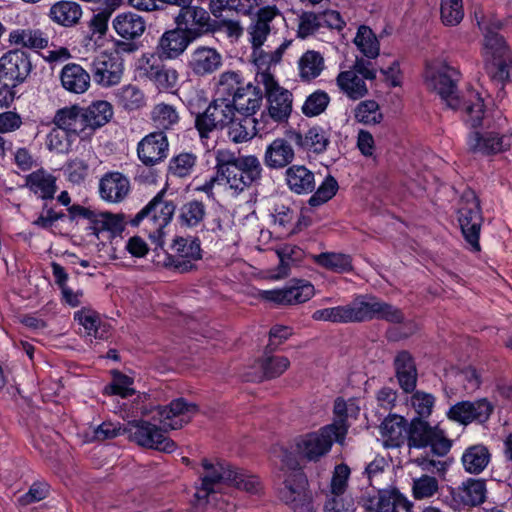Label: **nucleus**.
Instances as JSON below:
<instances>
[{
  "label": "nucleus",
  "instance_id": "obj_1",
  "mask_svg": "<svg viewBox=\"0 0 512 512\" xmlns=\"http://www.w3.org/2000/svg\"><path fill=\"white\" fill-rule=\"evenodd\" d=\"M205 473L200 478V484L196 486V492L192 501L193 507L199 512H205V507L211 499L221 491L223 485H232L248 493H258L261 483L257 476L247 474L241 469L232 467L224 461L210 462L202 460Z\"/></svg>",
  "mask_w": 512,
  "mask_h": 512
},
{
  "label": "nucleus",
  "instance_id": "obj_2",
  "mask_svg": "<svg viewBox=\"0 0 512 512\" xmlns=\"http://www.w3.org/2000/svg\"><path fill=\"white\" fill-rule=\"evenodd\" d=\"M312 319L333 323H360L373 319L401 323L404 320V314L399 308L380 301L372 295H359L347 305L314 311Z\"/></svg>",
  "mask_w": 512,
  "mask_h": 512
},
{
  "label": "nucleus",
  "instance_id": "obj_3",
  "mask_svg": "<svg viewBox=\"0 0 512 512\" xmlns=\"http://www.w3.org/2000/svg\"><path fill=\"white\" fill-rule=\"evenodd\" d=\"M215 170L222 176V185L232 196L260 182L263 168L255 155H236L229 150H218L215 155Z\"/></svg>",
  "mask_w": 512,
  "mask_h": 512
},
{
  "label": "nucleus",
  "instance_id": "obj_4",
  "mask_svg": "<svg viewBox=\"0 0 512 512\" xmlns=\"http://www.w3.org/2000/svg\"><path fill=\"white\" fill-rule=\"evenodd\" d=\"M282 464L289 470L277 490L279 500L292 512H316L308 478L291 453L283 452Z\"/></svg>",
  "mask_w": 512,
  "mask_h": 512
},
{
  "label": "nucleus",
  "instance_id": "obj_5",
  "mask_svg": "<svg viewBox=\"0 0 512 512\" xmlns=\"http://www.w3.org/2000/svg\"><path fill=\"white\" fill-rule=\"evenodd\" d=\"M216 98L232 105L241 114H255L260 108L263 93L258 86L245 82L238 71H225L219 75Z\"/></svg>",
  "mask_w": 512,
  "mask_h": 512
},
{
  "label": "nucleus",
  "instance_id": "obj_6",
  "mask_svg": "<svg viewBox=\"0 0 512 512\" xmlns=\"http://www.w3.org/2000/svg\"><path fill=\"white\" fill-rule=\"evenodd\" d=\"M175 209L174 202L166 199V190L162 189L131 219L130 224L139 226L145 222L151 241L156 246H162L164 229L171 222Z\"/></svg>",
  "mask_w": 512,
  "mask_h": 512
},
{
  "label": "nucleus",
  "instance_id": "obj_7",
  "mask_svg": "<svg viewBox=\"0 0 512 512\" xmlns=\"http://www.w3.org/2000/svg\"><path fill=\"white\" fill-rule=\"evenodd\" d=\"M460 72L443 59H434L426 63L424 81L426 86L435 91L451 109H458L461 100L457 93Z\"/></svg>",
  "mask_w": 512,
  "mask_h": 512
},
{
  "label": "nucleus",
  "instance_id": "obj_8",
  "mask_svg": "<svg viewBox=\"0 0 512 512\" xmlns=\"http://www.w3.org/2000/svg\"><path fill=\"white\" fill-rule=\"evenodd\" d=\"M408 447L428 450L432 456L443 457L450 451L452 442L438 425L431 426L423 419L413 418L409 424Z\"/></svg>",
  "mask_w": 512,
  "mask_h": 512
},
{
  "label": "nucleus",
  "instance_id": "obj_9",
  "mask_svg": "<svg viewBox=\"0 0 512 512\" xmlns=\"http://www.w3.org/2000/svg\"><path fill=\"white\" fill-rule=\"evenodd\" d=\"M345 428L336 424H328L319 430L302 436L297 442L299 454L308 461H317L328 454L334 442L343 443Z\"/></svg>",
  "mask_w": 512,
  "mask_h": 512
},
{
  "label": "nucleus",
  "instance_id": "obj_10",
  "mask_svg": "<svg viewBox=\"0 0 512 512\" xmlns=\"http://www.w3.org/2000/svg\"><path fill=\"white\" fill-rule=\"evenodd\" d=\"M486 492L484 480L468 478L456 487L447 486L446 493L441 494L440 500L445 506L458 512L469 510L484 503Z\"/></svg>",
  "mask_w": 512,
  "mask_h": 512
},
{
  "label": "nucleus",
  "instance_id": "obj_11",
  "mask_svg": "<svg viewBox=\"0 0 512 512\" xmlns=\"http://www.w3.org/2000/svg\"><path fill=\"white\" fill-rule=\"evenodd\" d=\"M126 431L131 441L139 446L172 453L176 443L165 435L166 430L146 420H133L126 425Z\"/></svg>",
  "mask_w": 512,
  "mask_h": 512
},
{
  "label": "nucleus",
  "instance_id": "obj_12",
  "mask_svg": "<svg viewBox=\"0 0 512 512\" xmlns=\"http://www.w3.org/2000/svg\"><path fill=\"white\" fill-rule=\"evenodd\" d=\"M163 60L156 54L144 53L137 60L136 68L139 76L151 81L159 91L169 92L177 86L179 74Z\"/></svg>",
  "mask_w": 512,
  "mask_h": 512
},
{
  "label": "nucleus",
  "instance_id": "obj_13",
  "mask_svg": "<svg viewBox=\"0 0 512 512\" xmlns=\"http://www.w3.org/2000/svg\"><path fill=\"white\" fill-rule=\"evenodd\" d=\"M236 111L232 105L215 97L203 112H195V128L201 140L208 139L215 130L226 127L234 118Z\"/></svg>",
  "mask_w": 512,
  "mask_h": 512
},
{
  "label": "nucleus",
  "instance_id": "obj_14",
  "mask_svg": "<svg viewBox=\"0 0 512 512\" xmlns=\"http://www.w3.org/2000/svg\"><path fill=\"white\" fill-rule=\"evenodd\" d=\"M458 221L466 242L472 250L479 251L483 217L479 200L474 193H468L462 197V204L458 210Z\"/></svg>",
  "mask_w": 512,
  "mask_h": 512
},
{
  "label": "nucleus",
  "instance_id": "obj_15",
  "mask_svg": "<svg viewBox=\"0 0 512 512\" xmlns=\"http://www.w3.org/2000/svg\"><path fill=\"white\" fill-rule=\"evenodd\" d=\"M359 504L372 512H410L413 508V503L397 489L378 490L377 495L367 491L359 498Z\"/></svg>",
  "mask_w": 512,
  "mask_h": 512
},
{
  "label": "nucleus",
  "instance_id": "obj_16",
  "mask_svg": "<svg viewBox=\"0 0 512 512\" xmlns=\"http://www.w3.org/2000/svg\"><path fill=\"white\" fill-rule=\"evenodd\" d=\"M197 411L196 404L188 402L184 398H177L168 405L157 406L153 419L158 421L164 430H175L189 423Z\"/></svg>",
  "mask_w": 512,
  "mask_h": 512
},
{
  "label": "nucleus",
  "instance_id": "obj_17",
  "mask_svg": "<svg viewBox=\"0 0 512 512\" xmlns=\"http://www.w3.org/2000/svg\"><path fill=\"white\" fill-rule=\"evenodd\" d=\"M94 82L104 88L118 85L123 77L124 62L118 53H101L91 62Z\"/></svg>",
  "mask_w": 512,
  "mask_h": 512
},
{
  "label": "nucleus",
  "instance_id": "obj_18",
  "mask_svg": "<svg viewBox=\"0 0 512 512\" xmlns=\"http://www.w3.org/2000/svg\"><path fill=\"white\" fill-rule=\"evenodd\" d=\"M32 69L29 55L22 50H10L0 58V81L12 87L23 83Z\"/></svg>",
  "mask_w": 512,
  "mask_h": 512
},
{
  "label": "nucleus",
  "instance_id": "obj_19",
  "mask_svg": "<svg viewBox=\"0 0 512 512\" xmlns=\"http://www.w3.org/2000/svg\"><path fill=\"white\" fill-rule=\"evenodd\" d=\"M314 293V286L310 282L295 279L281 289L264 290L261 296L278 305H295L310 300Z\"/></svg>",
  "mask_w": 512,
  "mask_h": 512
},
{
  "label": "nucleus",
  "instance_id": "obj_20",
  "mask_svg": "<svg viewBox=\"0 0 512 512\" xmlns=\"http://www.w3.org/2000/svg\"><path fill=\"white\" fill-rule=\"evenodd\" d=\"M493 410V404L486 398H481L454 404L447 412V416L450 420L463 425L473 422L484 424L489 420Z\"/></svg>",
  "mask_w": 512,
  "mask_h": 512
},
{
  "label": "nucleus",
  "instance_id": "obj_21",
  "mask_svg": "<svg viewBox=\"0 0 512 512\" xmlns=\"http://www.w3.org/2000/svg\"><path fill=\"white\" fill-rule=\"evenodd\" d=\"M173 254L169 257L170 265L178 272L185 273L195 268L201 259L202 250L197 238H177L172 245Z\"/></svg>",
  "mask_w": 512,
  "mask_h": 512
},
{
  "label": "nucleus",
  "instance_id": "obj_22",
  "mask_svg": "<svg viewBox=\"0 0 512 512\" xmlns=\"http://www.w3.org/2000/svg\"><path fill=\"white\" fill-rule=\"evenodd\" d=\"M169 152V142L164 131H155L146 135L137 145V155L145 166H154L163 162Z\"/></svg>",
  "mask_w": 512,
  "mask_h": 512
},
{
  "label": "nucleus",
  "instance_id": "obj_23",
  "mask_svg": "<svg viewBox=\"0 0 512 512\" xmlns=\"http://www.w3.org/2000/svg\"><path fill=\"white\" fill-rule=\"evenodd\" d=\"M210 20L209 13L205 9L191 5L182 8L175 18L177 27L192 40L210 30Z\"/></svg>",
  "mask_w": 512,
  "mask_h": 512
},
{
  "label": "nucleus",
  "instance_id": "obj_24",
  "mask_svg": "<svg viewBox=\"0 0 512 512\" xmlns=\"http://www.w3.org/2000/svg\"><path fill=\"white\" fill-rule=\"evenodd\" d=\"M267 113L261 114V122L265 127H274L287 121L292 111V94L286 89H276L267 95Z\"/></svg>",
  "mask_w": 512,
  "mask_h": 512
},
{
  "label": "nucleus",
  "instance_id": "obj_25",
  "mask_svg": "<svg viewBox=\"0 0 512 512\" xmlns=\"http://www.w3.org/2000/svg\"><path fill=\"white\" fill-rule=\"evenodd\" d=\"M130 190L129 178L119 171H109L99 180V196L106 203H121L128 196Z\"/></svg>",
  "mask_w": 512,
  "mask_h": 512
},
{
  "label": "nucleus",
  "instance_id": "obj_26",
  "mask_svg": "<svg viewBox=\"0 0 512 512\" xmlns=\"http://www.w3.org/2000/svg\"><path fill=\"white\" fill-rule=\"evenodd\" d=\"M280 15L279 9L273 6L261 7L247 27L248 41L251 48H261L271 32V22Z\"/></svg>",
  "mask_w": 512,
  "mask_h": 512
},
{
  "label": "nucleus",
  "instance_id": "obj_27",
  "mask_svg": "<svg viewBox=\"0 0 512 512\" xmlns=\"http://www.w3.org/2000/svg\"><path fill=\"white\" fill-rule=\"evenodd\" d=\"M469 151L482 155H494L510 148L509 138L496 132L480 133L473 131L468 134Z\"/></svg>",
  "mask_w": 512,
  "mask_h": 512
},
{
  "label": "nucleus",
  "instance_id": "obj_28",
  "mask_svg": "<svg viewBox=\"0 0 512 512\" xmlns=\"http://www.w3.org/2000/svg\"><path fill=\"white\" fill-rule=\"evenodd\" d=\"M223 64L220 52L212 47L199 46L195 48L188 59V68L200 77L208 76L216 72Z\"/></svg>",
  "mask_w": 512,
  "mask_h": 512
},
{
  "label": "nucleus",
  "instance_id": "obj_29",
  "mask_svg": "<svg viewBox=\"0 0 512 512\" xmlns=\"http://www.w3.org/2000/svg\"><path fill=\"white\" fill-rule=\"evenodd\" d=\"M191 41L192 39L177 27L162 34L154 54L162 59H176L187 49Z\"/></svg>",
  "mask_w": 512,
  "mask_h": 512
},
{
  "label": "nucleus",
  "instance_id": "obj_30",
  "mask_svg": "<svg viewBox=\"0 0 512 512\" xmlns=\"http://www.w3.org/2000/svg\"><path fill=\"white\" fill-rule=\"evenodd\" d=\"M253 114H243V117L234 120L227 125L228 137L234 143H244L251 140L257 133H267L272 127H265L261 120L252 118Z\"/></svg>",
  "mask_w": 512,
  "mask_h": 512
},
{
  "label": "nucleus",
  "instance_id": "obj_31",
  "mask_svg": "<svg viewBox=\"0 0 512 512\" xmlns=\"http://www.w3.org/2000/svg\"><path fill=\"white\" fill-rule=\"evenodd\" d=\"M54 124L70 137H77L86 133V123L83 114V108L73 105L59 109L54 117Z\"/></svg>",
  "mask_w": 512,
  "mask_h": 512
},
{
  "label": "nucleus",
  "instance_id": "obj_32",
  "mask_svg": "<svg viewBox=\"0 0 512 512\" xmlns=\"http://www.w3.org/2000/svg\"><path fill=\"white\" fill-rule=\"evenodd\" d=\"M409 426L407 420L399 415H390L380 426L383 444L387 448H398L408 441Z\"/></svg>",
  "mask_w": 512,
  "mask_h": 512
},
{
  "label": "nucleus",
  "instance_id": "obj_33",
  "mask_svg": "<svg viewBox=\"0 0 512 512\" xmlns=\"http://www.w3.org/2000/svg\"><path fill=\"white\" fill-rule=\"evenodd\" d=\"M57 178L43 168L25 176V187L42 200H51L57 191Z\"/></svg>",
  "mask_w": 512,
  "mask_h": 512
},
{
  "label": "nucleus",
  "instance_id": "obj_34",
  "mask_svg": "<svg viewBox=\"0 0 512 512\" xmlns=\"http://www.w3.org/2000/svg\"><path fill=\"white\" fill-rule=\"evenodd\" d=\"M396 378L401 389L411 393L417 385L418 373L414 358L408 351H400L394 359Z\"/></svg>",
  "mask_w": 512,
  "mask_h": 512
},
{
  "label": "nucleus",
  "instance_id": "obj_35",
  "mask_svg": "<svg viewBox=\"0 0 512 512\" xmlns=\"http://www.w3.org/2000/svg\"><path fill=\"white\" fill-rule=\"evenodd\" d=\"M112 27L116 34L125 40L140 38L146 30L144 18L133 12H124L116 15L112 20Z\"/></svg>",
  "mask_w": 512,
  "mask_h": 512
},
{
  "label": "nucleus",
  "instance_id": "obj_36",
  "mask_svg": "<svg viewBox=\"0 0 512 512\" xmlns=\"http://www.w3.org/2000/svg\"><path fill=\"white\" fill-rule=\"evenodd\" d=\"M294 157L291 144L284 138H277L266 147L264 163L270 169H282L292 163Z\"/></svg>",
  "mask_w": 512,
  "mask_h": 512
},
{
  "label": "nucleus",
  "instance_id": "obj_37",
  "mask_svg": "<svg viewBox=\"0 0 512 512\" xmlns=\"http://www.w3.org/2000/svg\"><path fill=\"white\" fill-rule=\"evenodd\" d=\"M124 228L123 216L110 212H92L88 226L86 228L89 235L99 238L100 234L109 232L111 234L120 233Z\"/></svg>",
  "mask_w": 512,
  "mask_h": 512
},
{
  "label": "nucleus",
  "instance_id": "obj_38",
  "mask_svg": "<svg viewBox=\"0 0 512 512\" xmlns=\"http://www.w3.org/2000/svg\"><path fill=\"white\" fill-rule=\"evenodd\" d=\"M63 88L71 93L82 94L90 87V74L79 64L68 63L60 73Z\"/></svg>",
  "mask_w": 512,
  "mask_h": 512
},
{
  "label": "nucleus",
  "instance_id": "obj_39",
  "mask_svg": "<svg viewBox=\"0 0 512 512\" xmlns=\"http://www.w3.org/2000/svg\"><path fill=\"white\" fill-rule=\"evenodd\" d=\"M288 188L296 194H309L315 190V175L304 165H292L285 171Z\"/></svg>",
  "mask_w": 512,
  "mask_h": 512
},
{
  "label": "nucleus",
  "instance_id": "obj_40",
  "mask_svg": "<svg viewBox=\"0 0 512 512\" xmlns=\"http://www.w3.org/2000/svg\"><path fill=\"white\" fill-rule=\"evenodd\" d=\"M335 84L339 92L352 101L364 98L369 92L363 77L355 71H341L335 78Z\"/></svg>",
  "mask_w": 512,
  "mask_h": 512
},
{
  "label": "nucleus",
  "instance_id": "obj_41",
  "mask_svg": "<svg viewBox=\"0 0 512 512\" xmlns=\"http://www.w3.org/2000/svg\"><path fill=\"white\" fill-rule=\"evenodd\" d=\"M290 138L300 148L314 153L324 152L330 143L328 133L320 126L311 127L304 135L292 132Z\"/></svg>",
  "mask_w": 512,
  "mask_h": 512
},
{
  "label": "nucleus",
  "instance_id": "obj_42",
  "mask_svg": "<svg viewBox=\"0 0 512 512\" xmlns=\"http://www.w3.org/2000/svg\"><path fill=\"white\" fill-rule=\"evenodd\" d=\"M206 215V204L201 200L192 199L181 205L177 221L181 228L197 229L203 225Z\"/></svg>",
  "mask_w": 512,
  "mask_h": 512
},
{
  "label": "nucleus",
  "instance_id": "obj_43",
  "mask_svg": "<svg viewBox=\"0 0 512 512\" xmlns=\"http://www.w3.org/2000/svg\"><path fill=\"white\" fill-rule=\"evenodd\" d=\"M82 16L81 6L73 1H59L49 10L51 20L61 26L71 27L78 23Z\"/></svg>",
  "mask_w": 512,
  "mask_h": 512
},
{
  "label": "nucleus",
  "instance_id": "obj_44",
  "mask_svg": "<svg viewBox=\"0 0 512 512\" xmlns=\"http://www.w3.org/2000/svg\"><path fill=\"white\" fill-rule=\"evenodd\" d=\"M490 457L488 448L482 444H477L465 449L461 461L466 472L479 474L488 466Z\"/></svg>",
  "mask_w": 512,
  "mask_h": 512
},
{
  "label": "nucleus",
  "instance_id": "obj_45",
  "mask_svg": "<svg viewBox=\"0 0 512 512\" xmlns=\"http://www.w3.org/2000/svg\"><path fill=\"white\" fill-rule=\"evenodd\" d=\"M87 130L95 129L105 125L113 116L112 105L104 100L92 102L87 108H83Z\"/></svg>",
  "mask_w": 512,
  "mask_h": 512
},
{
  "label": "nucleus",
  "instance_id": "obj_46",
  "mask_svg": "<svg viewBox=\"0 0 512 512\" xmlns=\"http://www.w3.org/2000/svg\"><path fill=\"white\" fill-rule=\"evenodd\" d=\"M12 45L29 49H43L48 45V37L39 29H14L9 34Z\"/></svg>",
  "mask_w": 512,
  "mask_h": 512
},
{
  "label": "nucleus",
  "instance_id": "obj_47",
  "mask_svg": "<svg viewBox=\"0 0 512 512\" xmlns=\"http://www.w3.org/2000/svg\"><path fill=\"white\" fill-rule=\"evenodd\" d=\"M312 261L318 266L335 273H346L353 269L350 255L336 252H322L311 255Z\"/></svg>",
  "mask_w": 512,
  "mask_h": 512
},
{
  "label": "nucleus",
  "instance_id": "obj_48",
  "mask_svg": "<svg viewBox=\"0 0 512 512\" xmlns=\"http://www.w3.org/2000/svg\"><path fill=\"white\" fill-rule=\"evenodd\" d=\"M324 58L321 53L308 50L298 60L299 77L303 81L317 78L324 70Z\"/></svg>",
  "mask_w": 512,
  "mask_h": 512
},
{
  "label": "nucleus",
  "instance_id": "obj_49",
  "mask_svg": "<svg viewBox=\"0 0 512 512\" xmlns=\"http://www.w3.org/2000/svg\"><path fill=\"white\" fill-rule=\"evenodd\" d=\"M116 103L127 111H134L145 105V95L135 85H124L114 93Z\"/></svg>",
  "mask_w": 512,
  "mask_h": 512
},
{
  "label": "nucleus",
  "instance_id": "obj_50",
  "mask_svg": "<svg viewBox=\"0 0 512 512\" xmlns=\"http://www.w3.org/2000/svg\"><path fill=\"white\" fill-rule=\"evenodd\" d=\"M354 44L358 50L369 59H375L379 56V40L373 30L366 25H360L358 27Z\"/></svg>",
  "mask_w": 512,
  "mask_h": 512
},
{
  "label": "nucleus",
  "instance_id": "obj_51",
  "mask_svg": "<svg viewBox=\"0 0 512 512\" xmlns=\"http://www.w3.org/2000/svg\"><path fill=\"white\" fill-rule=\"evenodd\" d=\"M151 119L163 131L173 129L179 123L180 116L175 106L161 102L151 110Z\"/></svg>",
  "mask_w": 512,
  "mask_h": 512
},
{
  "label": "nucleus",
  "instance_id": "obj_52",
  "mask_svg": "<svg viewBox=\"0 0 512 512\" xmlns=\"http://www.w3.org/2000/svg\"><path fill=\"white\" fill-rule=\"evenodd\" d=\"M274 350L265 349L264 356L260 361V367L265 379L280 377L290 367V360L286 356L270 354Z\"/></svg>",
  "mask_w": 512,
  "mask_h": 512
},
{
  "label": "nucleus",
  "instance_id": "obj_53",
  "mask_svg": "<svg viewBox=\"0 0 512 512\" xmlns=\"http://www.w3.org/2000/svg\"><path fill=\"white\" fill-rule=\"evenodd\" d=\"M464 121L472 128L482 124L485 114V105L483 99L478 93L471 92L469 98L463 103Z\"/></svg>",
  "mask_w": 512,
  "mask_h": 512
},
{
  "label": "nucleus",
  "instance_id": "obj_54",
  "mask_svg": "<svg viewBox=\"0 0 512 512\" xmlns=\"http://www.w3.org/2000/svg\"><path fill=\"white\" fill-rule=\"evenodd\" d=\"M277 256L280 260L277 268V278L288 275L290 264L300 262L304 257V251L293 244H284L277 248Z\"/></svg>",
  "mask_w": 512,
  "mask_h": 512
},
{
  "label": "nucleus",
  "instance_id": "obj_55",
  "mask_svg": "<svg viewBox=\"0 0 512 512\" xmlns=\"http://www.w3.org/2000/svg\"><path fill=\"white\" fill-rule=\"evenodd\" d=\"M197 163V156L191 152H181L169 160L168 172L174 177L186 178L191 175Z\"/></svg>",
  "mask_w": 512,
  "mask_h": 512
},
{
  "label": "nucleus",
  "instance_id": "obj_56",
  "mask_svg": "<svg viewBox=\"0 0 512 512\" xmlns=\"http://www.w3.org/2000/svg\"><path fill=\"white\" fill-rule=\"evenodd\" d=\"M439 490L436 477L423 474L412 479L411 493L415 500H425L434 497Z\"/></svg>",
  "mask_w": 512,
  "mask_h": 512
},
{
  "label": "nucleus",
  "instance_id": "obj_57",
  "mask_svg": "<svg viewBox=\"0 0 512 512\" xmlns=\"http://www.w3.org/2000/svg\"><path fill=\"white\" fill-rule=\"evenodd\" d=\"M350 474L351 470L347 464L340 463L336 465L326 495H349L347 490Z\"/></svg>",
  "mask_w": 512,
  "mask_h": 512
},
{
  "label": "nucleus",
  "instance_id": "obj_58",
  "mask_svg": "<svg viewBox=\"0 0 512 512\" xmlns=\"http://www.w3.org/2000/svg\"><path fill=\"white\" fill-rule=\"evenodd\" d=\"M330 100V96L326 91L321 89L315 90L304 101L302 113L307 117H316L327 109Z\"/></svg>",
  "mask_w": 512,
  "mask_h": 512
},
{
  "label": "nucleus",
  "instance_id": "obj_59",
  "mask_svg": "<svg viewBox=\"0 0 512 512\" xmlns=\"http://www.w3.org/2000/svg\"><path fill=\"white\" fill-rule=\"evenodd\" d=\"M133 383V378L119 371H113L112 381L109 385L105 386L104 392L107 395H118L122 398H127L135 393Z\"/></svg>",
  "mask_w": 512,
  "mask_h": 512
},
{
  "label": "nucleus",
  "instance_id": "obj_60",
  "mask_svg": "<svg viewBox=\"0 0 512 512\" xmlns=\"http://www.w3.org/2000/svg\"><path fill=\"white\" fill-rule=\"evenodd\" d=\"M338 189L339 185L337 180L333 176L327 175L309 198V205L316 207L328 202L336 195Z\"/></svg>",
  "mask_w": 512,
  "mask_h": 512
},
{
  "label": "nucleus",
  "instance_id": "obj_61",
  "mask_svg": "<svg viewBox=\"0 0 512 512\" xmlns=\"http://www.w3.org/2000/svg\"><path fill=\"white\" fill-rule=\"evenodd\" d=\"M440 14L445 26L458 25L464 16L462 0H441Z\"/></svg>",
  "mask_w": 512,
  "mask_h": 512
},
{
  "label": "nucleus",
  "instance_id": "obj_62",
  "mask_svg": "<svg viewBox=\"0 0 512 512\" xmlns=\"http://www.w3.org/2000/svg\"><path fill=\"white\" fill-rule=\"evenodd\" d=\"M355 119L363 124H377L382 120L379 105L374 100L360 102L355 108Z\"/></svg>",
  "mask_w": 512,
  "mask_h": 512
},
{
  "label": "nucleus",
  "instance_id": "obj_63",
  "mask_svg": "<svg viewBox=\"0 0 512 512\" xmlns=\"http://www.w3.org/2000/svg\"><path fill=\"white\" fill-rule=\"evenodd\" d=\"M271 217L274 226L289 231L297 220V211L283 204H275L271 211Z\"/></svg>",
  "mask_w": 512,
  "mask_h": 512
},
{
  "label": "nucleus",
  "instance_id": "obj_64",
  "mask_svg": "<svg viewBox=\"0 0 512 512\" xmlns=\"http://www.w3.org/2000/svg\"><path fill=\"white\" fill-rule=\"evenodd\" d=\"M323 512H355V503L351 495H326Z\"/></svg>",
  "mask_w": 512,
  "mask_h": 512
}]
</instances>
